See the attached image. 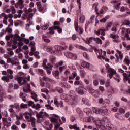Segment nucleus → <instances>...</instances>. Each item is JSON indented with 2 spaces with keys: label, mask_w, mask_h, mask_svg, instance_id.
I'll return each instance as SVG.
<instances>
[{
  "label": "nucleus",
  "mask_w": 130,
  "mask_h": 130,
  "mask_svg": "<svg viewBox=\"0 0 130 130\" xmlns=\"http://www.w3.org/2000/svg\"><path fill=\"white\" fill-rule=\"evenodd\" d=\"M27 75L23 72H20L18 74V77L16 78V80L18 82V84H21L22 83V85H24V87H23V91L26 93H29L31 92V86L29 84L27 83V78H26V76Z\"/></svg>",
  "instance_id": "f257e3e1"
},
{
  "label": "nucleus",
  "mask_w": 130,
  "mask_h": 130,
  "mask_svg": "<svg viewBox=\"0 0 130 130\" xmlns=\"http://www.w3.org/2000/svg\"><path fill=\"white\" fill-rule=\"evenodd\" d=\"M17 44H18V47H22L23 45V39L19 35L15 34L13 36V38L11 41L7 43V45L9 47L12 46V49H16L17 48Z\"/></svg>",
  "instance_id": "f03ea898"
},
{
  "label": "nucleus",
  "mask_w": 130,
  "mask_h": 130,
  "mask_svg": "<svg viewBox=\"0 0 130 130\" xmlns=\"http://www.w3.org/2000/svg\"><path fill=\"white\" fill-rule=\"evenodd\" d=\"M83 121H85L86 122H90V123L95 122L96 126H99V127L100 128H102V130L105 129V126L102 124L106 121V119H103V120H101L96 121V119H95V118L91 116L84 118Z\"/></svg>",
  "instance_id": "7ed1b4c3"
},
{
  "label": "nucleus",
  "mask_w": 130,
  "mask_h": 130,
  "mask_svg": "<svg viewBox=\"0 0 130 130\" xmlns=\"http://www.w3.org/2000/svg\"><path fill=\"white\" fill-rule=\"evenodd\" d=\"M105 67L107 71V73H108V74L110 73L108 75V77H110V79H111L113 77V75H115V77H114V79H115L117 82H120V76L119 75L116 74V71L114 70V69L110 68V66L108 64H106Z\"/></svg>",
  "instance_id": "20e7f679"
},
{
  "label": "nucleus",
  "mask_w": 130,
  "mask_h": 130,
  "mask_svg": "<svg viewBox=\"0 0 130 130\" xmlns=\"http://www.w3.org/2000/svg\"><path fill=\"white\" fill-rule=\"evenodd\" d=\"M96 54L98 56L99 59H103L107 62H109V59H108L104 56V55H106V52L105 51L102 52V49L96 50Z\"/></svg>",
  "instance_id": "39448f33"
},
{
  "label": "nucleus",
  "mask_w": 130,
  "mask_h": 130,
  "mask_svg": "<svg viewBox=\"0 0 130 130\" xmlns=\"http://www.w3.org/2000/svg\"><path fill=\"white\" fill-rule=\"evenodd\" d=\"M74 93L75 92L73 90L70 91L69 93V96L72 100H69V99H66V102H67L69 105H73L75 102V100H76V96L74 95Z\"/></svg>",
  "instance_id": "423d86ee"
},
{
  "label": "nucleus",
  "mask_w": 130,
  "mask_h": 130,
  "mask_svg": "<svg viewBox=\"0 0 130 130\" xmlns=\"http://www.w3.org/2000/svg\"><path fill=\"white\" fill-rule=\"evenodd\" d=\"M3 123L6 127H10L12 125V118L9 117L7 118H3Z\"/></svg>",
  "instance_id": "0eeeda50"
},
{
  "label": "nucleus",
  "mask_w": 130,
  "mask_h": 130,
  "mask_svg": "<svg viewBox=\"0 0 130 130\" xmlns=\"http://www.w3.org/2000/svg\"><path fill=\"white\" fill-rule=\"evenodd\" d=\"M65 56L67 57V58H71V59H77L78 57V55L76 54H73L72 53L66 52L64 53Z\"/></svg>",
  "instance_id": "6e6552de"
},
{
  "label": "nucleus",
  "mask_w": 130,
  "mask_h": 130,
  "mask_svg": "<svg viewBox=\"0 0 130 130\" xmlns=\"http://www.w3.org/2000/svg\"><path fill=\"white\" fill-rule=\"evenodd\" d=\"M75 91L79 95H84L86 92V88L83 87H79L77 88Z\"/></svg>",
  "instance_id": "1a4fd4ad"
},
{
  "label": "nucleus",
  "mask_w": 130,
  "mask_h": 130,
  "mask_svg": "<svg viewBox=\"0 0 130 130\" xmlns=\"http://www.w3.org/2000/svg\"><path fill=\"white\" fill-rule=\"evenodd\" d=\"M33 13H30L27 17V27H30L31 25H33Z\"/></svg>",
  "instance_id": "9d476101"
},
{
  "label": "nucleus",
  "mask_w": 130,
  "mask_h": 130,
  "mask_svg": "<svg viewBox=\"0 0 130 130\" xmlns=\"http://www.w3.org/2000/svg\"><path fill=\"white\" fill-rule=\"evenodd\" d=\"M94 34H96L98 36L100 34L102 36H104L105 35V29L104 28H99L98 30H94Z\"/></svg>",
  "instance_id": "9b49d317"
},
{
  "label": "nucleus",
  "mask_w": 130,
  "mask_h": 130,
  "mask_svg": "<svg viewBox=\"0 0 130 130\" xmlns=\"http://www.w3.org/2000/svg\"><path fill=\"white\" fill-rule=\"evenodd\" d=\"M110 37L111 38H113V42H114L116 43H119V42H120V40H119V39H118L119 38V36H118V35H114L113 34H111Z\"/></svg>",
  "instance_id": "f8f14e48"
},
{
  "label": "nucleus",
  "mask_w": 130,
  "mask_h": 130,
  "mask_svg": "<svg viewBox=\"0 0 130 130\" xmlns=\"http://www.w3.org/2000/svg\"><path fill=\"white\" fill-rule=\"evenodd\" d=\"M23 65L22 68L24 70H29L30 69V65L28 64V60L23 59L22 61Z\"/></svg>",
  "instance_id": "ddd939ff"
},
{
  "label": "nucleus",
  "mask_w": 130,
  "mask_h": 130,
  "mask_svg": "<svg viewBox=\"0 0 130 130\" xmlns=\"http://www.w3.org/2000/svg\"><path fill=\"white\" fill-rule=\"evenodd\" d=\"M37 6L39 8V10L41 13H45L46 9L42 8V3L41 2L38 1L36 3Z\"/></svg>",
  "instance_id": "4468645a"
},
{
  "label": "nucleus",
  "mask_w": 130,
  "mask_h": 130,
  "mask_svg": "<svg viewBox=\"0 0 130 130\" xmlns=\"http://www.w3.org/2000/svg\"><path fill=\"white\" fill-rule=\"evenodd\" d=\"M55 49V52L57 53V54L60 55L61 54V51L64 49L63 47L60 46H55L54 47Z\"/></svg>",
  "instance_id": "2eb2a0df"
},
{
  "label": "nucleus",
  "mask_w": 130,
  "mask_h": 130,
  "mask_svg": "<svg viewBox=\"0 0 130 130\" xmlns=\"http://www.w3.org/2000/svg\"><path fill=\"white\" fill-rule=\"evenodd\" d=\"M54 117H52L51 118V121L52 122H53L54 123H57L58 122V119L60 121H61V120L60 119V117H59L58 116L56 115H53Z\"/></svg>",
  "instance_id": "dca6fc26"
},
{
  "label": "nucleus",
  "mask_w": 130,
  "mask_h": 130,
  "mask_svg": "<svg viewBox=\"0 0 130 130\" xmlns=\"http://www.w3.org/2000/svg\"><path fill=\"white\" fill-rule=\"evenodd\" d=\"M128 74H126L125 73H123V76L124 77V82L126 83V82H128L129 83V81L130 80V72H127Z\"/></svg>",
  "instance_id": "f3484780"
},
{
  "label": "nucleus",
  "mask_w": 130,
  "mask_h": 130,
  "mask_svg": "<svg viewBox=\"0 0 130 130\" xmlns=\"http://www.w3.org/2000/svg\"><path fill=\"white\" fill-rule=\"evenodd\" d=\"M7 73L8 74L7 77H9L11 80H13V79H14V75H13L14 72H13V70H12V69H7Z\"/></svg>",
  "instance_id": "a211bd4d"
},
{
  "label": "nucleus",
  "mask_w": 130,
  "mask_h": 130,
  "mask_svg": "<svg viewBox=\"0 0 130 130\" xmlns=\"http://www.w3.org/2000/svg\"><path fill=\"white\" fill-rule=\"evenodd\" d=\"M46 113L41 111L39 113H37L36 116L38 118H43L44 116H46Z\"/></svg>",
  "instance_id": "6ab92c4d"
},
{
  "label": "nucleus",
  "mask_w": 130,
  "mask_h": 130,
  "mask_svg": "<svg viewBox=\"0 0 130 130\" xmlns=\"http://www.w3.org/2000/svg\"><path fill=\"white\" fill-rule=\"evenodd\" d=\"M1 16L4 17V19H9V18H13V14H6L5 13H2L1 14Z\"/></svg>",
  "instance_id": "aec40b11"
},
{
  "label": "nucleus",
  "mask_w": 130,
  "mask_h": 130,
  "mask_svg": "<svg viewBox=\"0 0 130 130\" xmlns=\"http://www.w3.org/2000/svg\"><path fill=\"white\" fill-rule=\"evenodd\" d=\"M36 72L37 73V74H38V75H40V76H46V74H45L44 71H43V70L42 69H37L36 70Z\"/></svg>",
  "instance_id": "412c9836"
},
{
  "label": "nucleus",
  "mask_w": 130,
  "mask_h": 130,
  "mask_svg": "<svg viewBox=\"0 0 130 130\" xmlns=\"http://www.w3.org/2000/svg\"><path fill=\"white\" fill-rule=\"evenodd\" d=\"M28 121V122H31L32 127H35V123H36V119H35V118L31 117Z\"/></svg>",
  "instance_id": "4be33fe9"
},
{
  "label": "nucleus",
  "mask_w": 130,
  "mask_h": 130,
  "mask_svg": "<svg viewBox=\"0 0 130 130\" xmlns=\"http://www.w3.org/2000/svg\"><path fill=\"white\" fill-rule=\"evenodd\" d=\"M106 127L108 130H116V127L112 124H107Z\"/></svg>",
  "instance_id": "5701e85b"
},
{
  "label": "nucleus",
  "mask_w": 130,
  "mask_h": 130,
  "mask_svg": "<svg viewBox=\"0 0 130 130\" xmlns=\"http://www.w3.org/2000/svg\"><path fill=\"white\" fill-rule=\"evenodd\" d=\"M111 3H112V4H117L115 5V8L116 10H119L120 8L119 7V6H120V3H117V1L112 0L111 1Z\"/></svg>",
  "instance_id": "b1692460"
},
{
  "label": "nucleus",
  "mask_w": 130,
  "mask_h": 130,
  "mask_svg": "<svg viewBox=\"0 0 130 130\" xmlns=\"http://www.w3.org/2000/svg\"><path fill=\"white\" fill-rule=\"evenodd\" d=\"M74 25L76 31L77 32H79V27H78V26L79 25V20L77 18H75V19Z\"/></svg>",
  "instance_id": "393cba45"
},
{
  "label": "nucleus",
  "mask_w": 130,
  "mask_h": 130,
  "mask_svg": "<svg viewBox=\"0 0 130 130\" xmlns=\"http://www.w3.org/2000/svg\"><path fill=\"white\" fill-rule=\"evenodd\" d=\"M20 97L22 99L24 102H26L27 101V94H25L22 92H21L19 95Z\"/></svg>",
  "instance_id": "a878e982"
},
{
  "label": "nucleus",
  "mask_w": 130,
  "mask_h": 130,
  "mask_svg": "<svg viewBox=\"0 0 130 130\" xmlns=\"http://www.w3.org/2000/svg\"><path fill=\"white\" fill-rule=\"evenodd\" d=\"M48 27H49V25L48 23H45L44 25H41V30H47L48 29Z\"/></svg>",
  "instance_id": "bb28decb"
},
{
  "label": "nucleus",
  "mask_w": 130,
  "mask_h": 130,
  "mask_svg": "<svg viewBox=\"0 0 130 130\" xmlns=\"http://www.w3.org/2000/svg\"><path fill=\"white\" fill-rule=\"evenodd\" d=\"M81 67H82V68L90 69V64L87 62H82L81 63Z\"/></svg>",
  "instance_id": "cd10ccee"
},
{
  "label": "nucleus",
  "mask_w": 130,
  "mask_h": 130,
  "mask_svg": "<svg viewBox=\"0 0 130 130\" xmlns=\"http://www.w3.org/2000/svg\"><path fill=\"white\" fill-rule=\"evenodd\" d=\"M92 111L93 112H94V113H95L96 114H99L100 113H101V111H102V110H101V109H98L96 108H92Z\"/></svg>",
  "instance_id": "c85d7f7f"
},
{
  "label": "nucleus",
  "mask_w": 130,
  "mask_h": 130,
  "mask_svg": "<svg viewBox=\"0 0 130 130\" xmlns=\"http://www.w3.org/2000/svg\"><path fill=\"white\" fill-rule=\"evenodd\" d=\"M69 127L70 129H74V130H80V127L77 126V125H70Z\"/></svg>",
  "instance_id": "c756f323"
},
{
  "label": "nucleus",
  "mask_w": 130,
  "mask_h": 130,
  "mask_svg": "<svg viewBox=\"0 0 130 130\" xmlns=\"http://www.w3.org/2000/svg\"><path fill=\"white\" fill-rule=\"evenodd\" d=\"M84 111L85 113H86L87 115H91V114H92V112H91V110L88 108H84Z\"/></svg>",
  "instance_id": "7c9ffc66"
},
{
  "label": "nucleus",
  "mask_w": 130,
  "mask_h": 130,
  "mask_svg": "<svg viewBox=\"0 0 130 130\" xmlns=\"http://www.w3.org/2000/svg\"><path fill=\"white\" fill-rule=\"evenodd\" d=\"M53 75L56 79H59V72L58 71H53Z\"/></svg>",
  "instance_id": "2f4dec72"
},
{
  "label": "nucleus",
  "mask_w": 130,
  "mask_h": 130,
  "mask_svg": "<svg viewBox=\"0 0 130 130\" xmlns=\"http://www.w3.org/2000/svg\"><path fill=\"white\" fill-rule=\"evenodd\" d=\"M31 98H32V99H34L36 102H37V101H38V99L37 98V94L31 92Z\"/></svg>",
  "instance_id": "473e14b6"
},
{
  "label": "nucleus",
  "mask_w": 130,
  "mask_h": 130,
  "mask_svg": "<svg viewBox=\"0 0 130 130\" xmlns=\"http://www.w3.org/2000/svg\"><path fill=\"white\" fill-rule=\"evenodd\" d=\"M94 41H95L98 44H102V40L99 38H94Z\"/></svg>",
  "instance_id": "72a5a7b5"
},
{
  "label": "nucleus",
  "mask_w": 130,
  "mask_h": 130,
  "mask_svg": "<svg viewBox=\"0 0 130 130\" xmlns=\"http://www.w3.org/2000/svg\"><path fill=\"white\" fill-rule=\"evenodd\" d=\"M2 80L7 83H9L10 82V77H9V76H3L2 77Z\"/></svg>",
  "instance_id": "f704fd0d"
},
{
  "label": "nucleus",
  "mask_w": 130,
  "mask_h": 130,
  "mask_svg": "<svg viewBox=\"0 0 130 130\" xmlns=\"http://www.w3.org/2000/svg\"><path fill=\"white\" fill-rule=\"evenodd\" d=\"M47 62V60L46 59H44L42 63V67L43 69H48V66L46 65Z\"/></svg>",
  "instance_id": "c9c22d12"
},
{
  "label": "nucleus",
  "mask_w": 130,
  "mask_h": 130,
  "mask_svg": "<svg viewBox=\"0 0 130 130\" xmlns=\"http://www.w3.org/2000/svg\"><path fill=\"white\" fill-rule=\"evenodd\" d=\"M54 103L57 107H59V105H58L59 103L58 102V98L57 97H55L54 99Z\"/></svg>",
  "instance_id": "e433bc0d"
},
{
  "label": "nucleus",
  "mask_w": 130,
  "mask_h": 130,
  "mask_svg": "<svg viewBox=\"0 0 130 130\" xmlns=\"http://www.w3.org/2000/svg\"><path fill=\"white\" fill-rule=\"evenodd\" d=\"M54 29L57 30L58 33H61L62 32V29L60 28V27L57 25L54 26Z\"/></svg>",
  "instance_id": "4c0bfd02"
},
{
  "label": "nucleus",
  "mask_w": 130,
  "mask_h": 130,
  "mask_svg": "<svg viewBox=\"0 0 130 130\" xmlns=\"http://www.w3.org/2000/svg\"><path fill=\"white\" fill-rule=\"evenodd\" d=\"M24 0H18V3L20 6V9H23L24 8Z\"/></svg>",
  "instance_id": "58836bf2"
},
{
  "label": "nucleus",
  "mask_w": 130,
  "mask_h": 130,
  "mask_svg": "<svg viewBox=\"0 0 130 130\" xmlns=\"http://www.w3.org/2000/svg\"><path fill=\"white\" fill-rule=\"evenodd\" d=\"M82 101L84 104H86V105H89L90 104L89 103V100L86 98H83L82 99Z\"/></svg>",
  "instance_id": "ea45409f"
},
{
  "label": "nucleus",
  "mask_w": 130,
  "mask_h": 130,
  "mask_svg": "<svg viewBox=\"0 0 130 130\" xmlns=\"http://www.w3.org/2000/svg\"><path fill=\"white\" fill-rule=\"evenodd\" d=\"M80 75L81 76V78H84L86 77V72L84 70H81L80 71Z\"/></svg>",
  "instance_id": "a19ab883"
},
{
  "label": "nucleus",
  "mask_w": 130,
  "mask_h": 130,
  "mask_svg": "<svg viewBox=\"0 0 130 130\" xmlns=\"http://www.w3.org/2000/svg\"><path fill=\"white\" fill-rule=\"evenodd\" d=\"M117 31V29L116 28V26H113L111 28V31L113 32L111 34L115 35V33H116V31Z\"/></svg>",
  "instance_id": "79ce46f5"
},
{
  "label": "nucleus",
  "mask_w": 130,
  "mask_h": 130,
  "mask_svg": "<svg viewBox=\"0 0 130 130\" xmlns=\"http://www.w3.org/2000/svg\"><path fill=\"white\" fill-rule=\"evenodd\" d=\"M45 76L46 75L44 76V81H45V82H52V79L49 78L48 77H46Z\"/></svg>",
  "instance_id": "37998d69"
},
{
  "label": "nucleus",
  "mask_w": 130,
  "mask_h": 130,
  "mask_svg": "<svg viewBox=\"0 0 130 130\" xmlns=\"http://www.w3.org/2000/svg\"><path fill=\"white\" fill-rule=\"evenodd\" d=\"M45 107L48 109V110H53L54 108H53L52 107H51V105H45Z\"/></svg>",
  "instance_id": "c03bdc74"
},
{
  "label": "nucleus",
  "mask_w": 130,
  "mask_h": 130,
  "mask_svg": "<svg viewBox=\"0 0 130 130\" xmlns=\"http://www.w3.org/2000/svg\"><path fill=\"white\" fill-rule=\"evenodd\" d=\"M116 51H117V53H118V54L120 56V59H122V58H123V54H122L121 51H120L118 50H116Z\"/></svg>",
  "instance_id": "a18cd8bd"
},
{
  "label": "nucleus",
  "mask_w": 130,
  "mask_h": 130,
  "mask_svg": "<svg viewBox=\"0 0 130 130\" xmlns=\"http://www.w3.org/2000/svg\"><path fill=\"white\" fill-rule=\"evenodd\" d=\"M92 96H94V97H99V91L95 90L94 92L92 93Z\"/></svg>",
  "instance_id": "49530a36"
},
{
  "label": "nucleus",
  "mask_w": 130,
  "mask_h": 130,
  "mask_svg": "<svg viewBox=\"0 0 130 130\" xmlns=\"http://www.w3.org/2000/svg\"><path fill=\"white\" fill-rule=\"evenodd\" d=\"M80 20L81 23H84L85 22V16L83 14H81L80 17Z\"/></svg>",
  "instance_id": "de8ad7c7"
},
{
  "label": "nucleus",
  "mask_w": 130,
  "mask_h": 130,
  "mask_svg": "<svg viewBox=\"0 0 130 130\" xmlns=\"http://www.w3.org/2000/svg\"><path fill=\"white\" fill-rule=\"evenodd\" d=\"M62 87H64V88H67V89H69L71 88V85L67 83H64L62 84Z\"/></svg>",
  "instance_id": "09e8293b"
},
{
  "label": "nucleus",
  "mask_w": 130,
  "mask_h": 130,
  "mask_svg": "<svg viewBox=\"0 0 130 130\" xmlns=\"http://www.w3.org/2000/svg\"><path fill=\"white\" fill-rule=\"evenodd\" d=\"M11 64L12 66H19V63L15 60H12Z\"/></svg>",
  "instance_id": "8fccbe9b"
},
{
  "label": "nucleus",
  "mask_w": 130,
  "mask_h": 130,
  "mask_svg": "<svg viewBox=\"0 0 130 130\" xmlns=\"http://www.w3.org/2000/svg\"><path fill=\"white\" fill-rule=\"evenodd\" d=\"M11 13L12 14H16V13L17 12V11H16V9H15V7H14V6H11Z\"/></svg>",
  "instance_id": "3c124183"
},
{
  "label": "nucleus",
  "mask_w": 130,
  "mask_h": 130,
  "mask_svg": "<svg viewBox=\"0 0 130 130\" xmlns=\"http://www.w3.org/2000/svg\"><path fill=\"white\" fill-rule=\"evenodd\" d=\"M35 105V104H34V102L32 101H29V102H28V105L29 106H31L32 108H34Z\"/></svg>",
  "instance_id": "603ef678"
},
{
  "label": "nucleus",
  "mask_w": 130,
  "mask_h": 130,
  "mask_svg": "<svg viewBox=\"0 0 130 130\" xmlns=\"http://www.w3.org/2000/svg\"><path fill=\"white\" fill-rule=\"evenodd\" d=\"M101 110H102V111H101L100 113H103L104 114H107V112L108 111L107 109H101Z\"/></svg>",
  "instance_id": "864d4df0"
},
{
  "label": "nucleus",
  "mask_w": 130,
  "mask_h": 130,
  "mask_svg": "<svg viewBox=\"0 0 130 130\" xmlns=\"http://www.w3.org/2000/svg\"><path fill=\"white\" fill-rule=\"evenodd\" d=\"M10 27L11 26L9 25L6 29V32H8V33H12V32H13V29H12V28H10Z\"/></svg>",
  "instance_id": "5fc2aeb1"
},
{
  "label": "nucleus",
  "mask_w": 130,
  "mask_h": 130,
  "mask_svg": "<svg viewBox=\"0 0 130 130\" xmlns=\"http://www.w3.org/2000/svg\"><path fill=\"white\" fill-rule=\"evenodd\" d=\"M20 108H28V105L27 104H25L24 103H21L20 104Z\"/></svg>",
  "instance_id": "6e6d98bb"
},
{
  "label": "nucleus",
  "mask_w": 130,
  "mask_h": 130,
  "mask_svg": "<svg viewBox=\"0 0 130 130\" xmlns=\"http://www.w3.org/2000/svg\"><path fill=\"white\" fill-rule=\"evenodd\" d=\"M125 61L126 62V64H127V66H129L130 60H129V58H128V56H126Z\"/></svg>",
  "instance_id": "4d7b16f0"
},
{
  "label": "nucleus",
  "mask_w": 130,
  "mask_h": 130,
  "mask_svg": "<svg viewBox=\"0 0 130 130\" xmlns=\"http://www.w3.org/2000/svg\"><path fill=\"white\" fill-rule=\"evenodd\" d=\"M41 106H40V104H37L36 105H34V108L35 109H39Z\"/></svg>",
  "instance_id": "13d9d810"
},
{
  "label": "nucleus",
  "mask_w": 130,
  "mask_h": 130,
  "mask_svg": "<svg viewBox=\"0 0 130 130\" xmlns=\"http://www.w3.org/2000/svg\"><path fill=\"white\" fill-rule=\"evenodd\" d=\"M99 103L100 104H105V101H104L103 98H101L99 99Z\"/></svg>",
  "instance_id": "bf43d9fd"
},
{
  "label": "nucleus",
  "mask_w": 130,
  "mask_h": 130,
  "mask_svg": "<svg viewBox=\"0 0 130 130\" xmlns=\"http://www.w3.org/2000/svg\"><path fill=\"white\" fill-rule=\"evenodd\" d=\"M66 69H67L66 66L60 67L59 68V71H60V73H62V72H63V71H64V70H66Z\"/></svg>",
  "instance_id": "052dcab7"
},
{
  "label": "nucleus",
  "mask_w": 130,
  "mask_h": 130,
  "mask_svg": "<svg viewBox=\"0 0 130 130\" xmlns=\"http://www.w3.org/2000/svg\"><path fill=\"white\" fill-rule=\"evenodd\" d=\"M40 84L41 87H44L45 86V83L42 81V79H40Z\"/></svg>",
  "instance_id": "680f3d73"
},
{
  "label": "nucleus",
  "mask_w": 130,
  "mask_h": 130,
  "mask_svg": "<svg viewBox=\"0 0 130 130\" xmlns=\"http://www.w3.org/2000/svg\"><path fill=\"white\" fill-rule=\"evenodd\" d=\"M93 85L95 87H97V86H98V85H99V82L98 81V80H93Z\"/></svg>",
  "instance_id": "e2e57ef3"
},
{
  "label": "nucleus",
  "mask_w": 130,
  "mask_h": 130,
  "mask_svg": "<svg viewBox=\"0 0 130 130\" xmlns=\"http://www.w3.org/2000/svg\"><path fill=\"white\" fill-rule=\"evenodd\" d=\"M112 26V23L111 22L109 23L106 27L107 31H108V28H111Z\"/></svg>",
  "instance_id": "0e129e2a"
},
{
  "label": "nucleus",
  "mask_w": 130,
  "mask_h": 130,
  "mask_svg": "<svg viewBox=\"0 0 130 130\" xmlns=\"http://www.w3.org/2000/svg\"><path fill=\"white\" fill-rule=\"evenodd\" d=\"M89 92L92 95L93 93L95 92V90L93 88L90 87L88 89Z\"/></svg>",
  "instance_id": "69168bd1"
},
{
  "label": "nucleus",
  "mask_w": 130,
  "mask_h": 130,
  "mask_svg": "<svg viewBox=\"0 0 130 130\" xmlns=\"http://www.w3.org/2000/svg\"><path fill=\"white\" fill-rule=\"evenodd\" d=\"M11 129L19 130V128H18V126H17L16 125L14 124L11 126Z\"/></svg>",
  "instance_id": "338daca9"
},
{
  "label": "nucleus",
  "mask_w": 130,
  "mask_h": 130,
  "mask_svg": "<svg viewBox=\"0 0 130 130\" xmlns=\"http://www.w3.org/2000/svg\"><path fill=\"white\" fill-rule=\"evenodd\" d=\"M100 84L102 85H105V79H101L100 81Z\"/></svg>",
  "instance_id": "774afa93"
}]
</instances>
